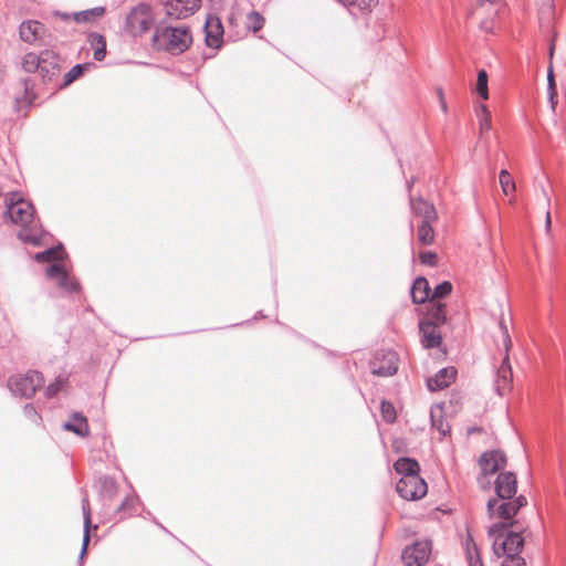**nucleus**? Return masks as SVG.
I'll return each instance as SVG.
<instances>
[{
    "label": "nucleus",
    "mask_w": 566,
    "mask_h": 566,
    "mask_svg": "<svg viewBox=\"0 0 566 566\" xmlns=\"http://www.w3.org/2000/svg\"><path fill=\"white\" fill-rule=\"evenodd\" d=\"M457 376L454 367H446L440 369L433 377L427 379V386L430 391L442 390L448 387Z\"/></svg>",
    "instance_id": "nucleus-17"
},
{
    "label": "nucleus",
    "mask_w": 566,
    "mask_h": 566,
    "mask_svg": "<svg viewBox=\"0 0 566 566\" xmlns=\"http://www.w3.org/2000/svg\"><path fill=\"white\" fill-rule=\"evenodd\" d=\"M429 316L432 323L442 325L447 322L446 305L440 301H430Z\"/></svg>",
    "instance_id": "nucleus-27"
},
{
    "label": "nucleus",
    "mask_w": 566,
    "mask_h": 566,
    "mask_svg": "<svg viewBox=\"0 0 566 566\" xmlns=\"http://www.w3.org/2000/svg\"><path fill=\"white\" fill-rule=\"evenodd\" d=\"M430 418L432 428H434L442 437H446L450 432V426L443 418L441 406H436L431 409Z\"/></svg>",
    "instance_id": "nucleus-23"
},
{
    "label": "nucleus",
    "mask_w": 566,
    "mask_h": 566,
    "mask_svg": "<svg viewBox=\"0 0 566 566\" xmlns=\"http://www.w3.org/2000/svg\"><path fill=\"white\" fill-rule=\"evenodd\" d=\"M101 490L104 495L113 497L117 491V484L111 476L104 475L99 478Z\"/></svg>",
    "instance_id": "nucleus-33"
},
{
    "label": "nucleus",
    "mask_w": 566,
    "mask_h": 566,
    "mask_svg": "<svg viewBox=\"0 0 566 566\" xmlns=\"http://www.w3.org/2000/svg\"><path fill=\"white\" fill-rule=\"evenodd\" d=\"M502 566H526L525 559L521 556L506 557L502 562Z\"/></svg>",
    "instance_id": "nucleus-43"
},
{
    "label": "nucleus",
    "mask_w": 566,
    "mask_h": 566,
    "mask_svg": "<svg viewBox=\"0 0 566 566\" xmlns=\"http://www.w3.org/2000/svg\"><path fill=\"white\" fill-rule=\"evenodd\" d=\"M155 19L153 8L147 3H139L127 14L125 32L132 36L143 35L154 27Z\"/></svg>",
    "instance_id": "nucleus-6"
},
{
    "label": "nucleus",
    "mask_w": 566,
    "mask_h": 566,
    "mask_svg": "<svg viewBox=\"0 0 566 566\" xmlns=\"http://www.w3.org/2000/svg\"><path fill=\"white\" fill-rule=\"evenodd\" d=\"M137 502L138 497L136 495H128L119 505L118 512L130 513L132 511L135 510Z\"/></svg>",
    "instance_id": "nucleus-39"
},
{
    "label": "nucleus",
    "mask_w": 566,
    "mask_h": 566,
    "mask_svg": "<svg viewBox=\"0 0 566 566\" xmlns=\"http://www.w3.org/2000/svg\"><path fill=\"white\" fill-rule=\"evenodd\" d=\"M44 27L39 21L29 20L20 24V39L27 43H34L42 38Z\"/></svg>",
    "instance_id": "nucleus-18"
},
{
    "label": "nucleus",
    "mask_w": 566,
    "mask_h": 566,
    "mask_svg": "<svg viewBox=\"0 0 566 566\" xmlns=\"http://www.w3.org/2000/svg\"><path fill=\"white\" fill-rule=\"evenodd\" d=\"M465 551L469 566H483L478 546L470 534L465 539Z\"/></svg>",
    "instance_id": "nucleus-28"
},
{
    "label": "nucleus",
    "mask_w": 566,
    "mask_h": 566,
    "mask_svg": "<svg viewBox=\"0 0 566 566\" xmlns=\"http://www.w3.org/2000/svg\"><path fill=\"white\" fill-rule=\"evenodd\" d=\"M82 511H83L84 531H83V543H82V548H81V553H80V560H82L86 554L87 545L90 543V530L92 526L91 506H90V502L86 496L82 500Z\"/></svg>",
    "instance_id": "nucleus-22"
},
{
    "label": "nucleus",
    "mask_w": 566,
    "mask_h": 566,
    "mask_svg": "<svg viewBox=\"0 0 566 566\" xmlns=\"http://www.w3.org/2000/svg\"><path fill=\"white\" fill-rule=\"evenodd\" d=\"M22 69L36 73L44 84L55 83L61 74V59L52 50H43L39 54L30 52L22 59Z\"/></svg>",
    "instance_id": "nucleus-3"
},
{
    "label": "nucleus",
    "mask_w": 566,
    "mask_h": 566,
    "mask_svg": "<svg viewBox=\"0 0 566 566\" xmlns=\"http://www.w3.org/2000/svg\"><path fill=\"white\" fill-rule=\"evenodd\" d=\"M476 92L481 98H489L488 73L485 70H480L478 73Z\"/></svg>",
    "instance_id": "nucleus-32"
},
{
    "label": "nucleus",
    "mask_w": 566,
    "mask_h": 566,
    "mask_svg": "<svg viewBox=\"0 0 566 566\" xmlns=\"http://www.w3.org/2000/svg\"><path fill=\"white\" fill-rule=\"evenodd\" d=\"M151 40L156 50L180 54L191 45L192 35L186 25L157 27Z\"/></svg>",
    "instance_id": "nucleus-4"
},
{
    "label": "nucleus",
    "mask_w": 566,
    "mask_h": 566,
    "mask_svg": "<svg viewBox=\"0 0 566 566\" xmlns=\"http://www.w3.org/2000/svg\"><path fill=\"white\" fill-rule=\"evenodd\" d=\"M419 332L421 335V344L424 348H434L441 344L442 337L439 325L431 321L420 322Z\"/></svg>",
    "instance_id": "nucleus-16"
},
{
    "label": "nucleus",
    "mask_w": 566,
    "mask_h": 566,
    "mask_svg": "<svg viewBox=\"0 0 566 566\" xmlns=\"http://www.w3.org/2000/svg\"><path fill=\"white\" fill-rule=\"evenodd\" d=\"M509 525L500 522L489 527L488 534L494 541L493 548L497 556L501 555L500 552L506 557L518 556L524 545V537L517 532H509L503 538L502 533Z\"/></svg>",
    "instance_id": "nucleus-5"
},
{
    "label": "nucleus",
    "mask_w": 566,
    "mask_h": 566,
    "mask_svg": "<svg viewBox=\"0 0 566 566\" xmlns=\"http://www.w3.org/2000/svg\"><path fill=\"white\" fill-rule=\"evenodd\" d=\"M410 206L413 213L423 218L422 221H434L438 218L434 206L422 198L411 200Z\"/></svg>",
    "instance_id": "nucleus-21"
},
{
    "label": "nucleus",
    "mask_w": 566,
    "mask_h": 566,
    "mask_svg": "<svg viewBox=\"0 0 566 566\" xmlns=\"http://www.w3.org/2000/svg\"><path fill=\"white\" fill-rule=\"evenodd\" d=\"M74 19L77 22H90L93 19V15L88 13V10L75 13Z\"/></svg>",
    "instance_id": "nucleus-45"
},
{
    "label": "nucleus",
    "mask_w": 566,
    "mask_h": 566,
    "mask_svg": "<svg viewBox=\"0 0 566 566\" xmlns=\"http://www.w3.org/2000/svg\"><path fill=\"white\" fill-rule=\"evenodd\" d=\"M371 373L376 376L389 377L398 370V356L394 350H378L370 361Z\"/></svg>",
    "instance_id": "nucleus-12"
},
{
    "label": "nucleus",
    "mask_w": 566,
    "mask_h": 566,
    "mask_svg": "<svg viewBox=\"0 0 566 566\" xmlns=\"http://www.w3.org/2000/svg\"><path fill=\"white\" fill-rule=\"evenodd\" d=\"M350 3L359 7L361 11H370L378 3V0H350Z\"/></svg>",
    "instance_id": "nucleus-41"
},
{
    "label": "nucleus",
    "mask_w": 566,
    "mask_h": 566,
    "mask_svg": "<svg viewBox=\"0 0 566 566\" xmlns=\"http://www.w3.org/2000/svg\"><path fill=\"white\" fill-rule=\"evenodd\" d=\"M88 13L92 14L93 18L102 17L105 13V8L104 7H95L93 9H90Z\"/></svg>",
    "instance_id": "nucleus-47"
},
{
    "label": "nucleus",
    "mask_w": 566,
    "mask_h": 566,
    "mask_svg": "<svg viewBox=\"0 0 566 566\" xmlns=\"http://www.w3.org/2000/svg\"><path fill=\"white\" fill-rule=\"evenodd\" d=\"M165 13L170 19H186L201 6V0H161Z\"/></svg>",
    "instance_id": "nucleus-14"
},
{
    "label": "nucleus",
    "mask_w": 566,
    "mask_h": 566,
    "mask_svg": "<svg viewBox=\"0 0 566 566\" xmlns=\"http://www.w3.org/2000/svg\"><path fill=\"white\" fill-rule=\"evenodd\" d=\"M265 23L264 17L259 11H251L247 14V30L253 33L259 32Z\"/></svg>",
    "instance_id": "nucleus-29"
},
{
    "label": "nucleus",
    "mask_w": 566,
    "mask_h": 566,
    "mask_svg": "<svg viewBox=\"0 0 566 566\" xmlns=\"http://www.w3.org/2000/svg\"><path fill=\"white\" fill-rule=\"evenodd\" d=\"M545 228H546V231H549V229H551V214L548 211L546 212Z\"/></svg>",
    "instance_id": "nucleus-50"
},
{
    "label": "nucleus",
    "mask_w": 566,
    "mask_h": 566,
    "mask_svg": "<svg viewBox=\"0 0 566 566\" xmlns=\"http://www.w3.org/2000/svg\"><path fill=\"white\" fill-rule=\"evenodd\" d=\"M42 384V375L35 370H30L27 374L10 376L7 381V387L12 395L29 399L34 396Z\"/></svg>",
    "instance_id": "nucleus-8"
},
{
    "label": "nucleus",
    "mask_w": 566,
    "mask_h": 566,
    "mask_svg": "<svg viewBox=\"0 0 566 566\" xmlns=\"http://www.w3.org/2000/svg\"><path fill=\"white\" fill-rule=\"evenodd\" d=\"M24 416L35 424L40 423L41 417L39 416L35 407L31 403H27L23 408Z\"/></svg>",
    "instance_id": "nucleus-40"
},
{
    "label": "nucleus",
    "mask_w": 566,
    "mask_h": 566,
    "mask_svg": "<svg viewBox=\"0 0 566 566\" xmlns=\"http://www.w3.org/2000/svg\"><path fill=\"white\" fill-rule=\"evenodd\" d=\"M451 291L452 284L449 281H443L434 287L432 294H430V301H439L449 295Z\"/></svg>",
    "instance_id": "nucleus-34"
},
{
    "label": "nucleus",
    "mask_w": 566,
    "mask_h": 566,
    "mask_svg": "<svg viewBox=\"0 0 566 566\" xmlns=\"http://www.w3.org/2000/svg\"><path fill=\"white\" fill-rule=\"evenodd\" d=\"M482 475L479 478V483L483 489L490 486V482L485 481V476L494 474L506 465L505 454L499 450L484 452L479 460Z\"/></svg>",
    "instance_id": "nucleus-11"
},
{
    "label": "nucleus",
    "mask_w": 566,
    "mask_h": 566,
    "mask_svg": "<svg viewBox=\"0 0 566 566\" xmlns=\"http://www.w3.org/2000/svg\"><path fill=\"white\" fill-rule=\"evenodd\" d=\"M64 384V379L59 376L53 382L49 384L45 388V396L52 398L55 396Z\"/></svg>",
    "instance_id": "nucleus-38"
},
{
    "label": "nucleus",
    "mask_w": 566,
    "mask_h": 566,
    "mask_svg": "<svg viewBox=\"0 0 566 566\" xmlns=\"http://www.w3.org/2000/svg\"><path fill=\"white\" fill-rule=\"evenodd\" d=\"M547 92H548V97L552 103V106L554 107V104H555L554 97L556 95V86H555V80H554V73H553L552 66L548 69V72H547Z\"/></svg>",
    "instance_id": "nucleus-37"
},
{
    "label": "nucleus",
    "mask_w": 566,
    "mask_h": 566,
    "mask_svg": "<svg viewBox=\"0 0 566 566\" xmlns=\"http://www.w3.org/2000/svg\"><path fill=\"white\" fill-rule=\"evenodd\" d=\"M23 99L28 104H31L32 101L34 99V94L31 91H29L28 87L24 88V97H23Z\"/></svg>",
    "instance_id": "nucleus-48"
},
{
    "label": "nucleus",
    "mask_w": 566,
    "mask_h": 566,
    "mask_svg": "<svg viewBox=\"0 0 566 566\" xmlns=\"http://www.w3.org/2000/svg\"><path fill=\"white\" fill-rule=\"evenodd\" d=\"M88 42L94 50V59L96 61L104 60L106 55V40L105 38L99 33H91L88 35Z\"/></svg>",
    "instance_id": "nucleus-25"
},
{
    "label": "nucleus",
    "mask_w": 566,
    "mask_h": 566,
    "mask_svg": "<svg viewBox=\"0 0 566 566\" xmlns=\"http://www.w3.org/2000/svg\"><path fill=\"white\" fill-rule=\"evenodd\" d=\"M206 44L212 49L221 48L223 43V25L219 17L209 15L205 23Z\"/></svg>",
    "instance_id": "nucleus-15"
},
{
    "label": "nucleus",
    "mask_w": 566,
    "mask_h": 566,
    "mask_svg": "<svg viewBox=\"0 0 566 566\" xmlns=\"http://www.w3.org/2000/svg\"><path fill=\"white\" fill-rule=\"evenodd\" d=\"M86 64H76L74 65L65 75L63 78V83L61 87H65L70 85L73 81H75L83 72Z\"/></svg>",
    "instance_id": "nucleus-35"
},
{
    "label": "nucleus",
    "mask_w": 566,
    "mask_h": 566,
    "mask_svg": "<svg viewBox=\"0 0 566 566\" xmlns=\"http://www.w3.org/2000/svg\"><path fill=\"white\" fill-rule=\"evenodd\" d=\"M394 467L397 473L401 476H406L407 474H419L420 470L418 462L410 458L398 459Z\"/></svg>",
    "instance_id": "nucleus-24"
},
{
    "label": "nucleus",
    "mask_w": 566,
    "mask_h": 566,
    "mask_svg": "<svg viewBox=\"0 0 566 566\" xmlns=\"http://www.w3.org/2000/svg\"><path fill=\"white\" fill-rule=\"evenodd\" d=\"M476 113H478V117H479V118H480V117H484V116H491V114H490V112H489V109H488L486 105H484V104H480V105L478 106Z\"/></svg>",
    "instance_id": "nucleus-46"
},
{
    "label": "nucleus",
    "mask_w": 566,
    "mask_h": 566,
    "mask_svg": "<svg viewBox=\"0 0 566 566\" xmlns=\"http://www.w3.org/2000/svg\"><path fill=\"white\" fill-rule=\"evenodd\" d=\"M64 255H65V252L62 249V245H57V247L49 248L42 252L36 253L34 259L38 262L59 263L57 261L63 260Z\"/></svg>",
    "instance_id": "nucleus-26"
},
{
    "label": "nucleus",
    "mask_w": 566,
    "mask_h": 566,
    "mask_svg": "<svg viewBox=\"0 0 566 566\" xmlns=\"http://www.w3.org/2000/svg\"><path fill=\"white\" fill-rule=\"evenodd\" d=\"M63 429L66 431H71L82 438L86 437L90 432L87 420L80 412H74L70 421L63 424Z\"/></svg>",
    "instance_id": "nucleus-19"
},
{
    "label": "nucleus",
    "mask_w": 566,
    "mask_h": 566,
    "mask_svg": "<svg viewBox=\"0 0 566 566\" xmlns=\"http://www.w3.org/2000/svg\"><path fill=\"white\" fill-rule=\"evenodd\" d=\"M497 497L488 501L486 509L491 518L499 517L510 521L520 509L527 504L524 495L513 499L517 490L516 475L513 472H502L494 482Z\"/></svg>",
    "instance_id": "nucleus-2"
},
{
    "label": "nucleus",
    "mask_w": 566,
    "mask_h": 566,
    "mask_svg": "<svg viewBox=\"0 0 566 566\" xmlns=\"http://www.w3.org/2000/svg\"><path fill=\"white\" fill-rule=\"evenodd\" d=\"M45 275L55 281L57 287L63 294L69 295L80 290L78 283L72 279L64 265L60 263H52L45 270Z\"/></svg>",
    "instance_id": "nucleus-13"
},
{
    "label": "nucleus",
    "mask_w": 566,
    "mask_h": 566,
    "mask_svg": "<svg viewBox=\"0 0 566 566\" xmlns=\"http://www.w3.org/2000/svg\"><path fill=\"white\" fill-rule=\"evenodd\" d=\"M421 263L433 266L436 264V254L433 252H422L419 255Z\"/></svg>",
    "instance_id": "nucleus-44"
},
{
    "label": "nucleus",
    "mask_w": 566,
    "mask_h": 566,
    "mask_svg": "<svg viewBox=\"0 0 566 566\" xmlns=\"http://www.w3.org/2000/svg\"><path fill=\"white\" fill-rule=\"evenodd\" d=\"M380 411L384 420L389 423L394 422L397 418L395 407L386 400L381 401Z\"/></svg>",
    "instance_id": "nucleus-36"
},
{
    "label": "nucleus",
    "mask_w": 566,
    "mask_h": 566,
    "mask_svg": "<svg viewBox=\"0 0 566 566\" xmlns=\"http://www.w3.org/2000/svg\"><path fill=\"white\" fill-rule=\"evenodd\" d=\"M499 181L504 195H511L515 191V182L506 169L500 171Z\"/></svg>",
    "instance_id": "nucleus-31"
},
{
    "label": "nucleus",
    "mask_w": 566,
    "mask_h": 566,
    "mask_svg": "<svg viewBox=\"0 0 566 566\" xmlns=\"http://www.w3.org/2000/svg\"><path fill=\"white\" fill-rule=\"evenodd\" d=\"M439 96H440V103H441V109L446 113L447 112V103L443 99L442 91L439 90Z\"/></svg>",
    "instance_id": "nucleus-49"
},
{
    "label": "nucleus",
    "mask_w": 566,
    "mask_h": 566,
    "mask_svg": "<svg viewBox=\"0 0 566 566\" xmlns=\"http://www.w3.org/2000/svg\"><path fill=\"white\" fill-rule=\"evenodd\" d=\"M410 293L412 301L416 304H422L428 300L430 301L431 290L427 279L422 276L417 277L411 286Z\"/></svg>",
    "instance_id": "nucleus-20"
},
{
    "label": "nucleus",
    "mask_w": 566,
    "mask_h": 566,
    "mask_svg": "<svg viewBox=\"0 0 566 566\" xmlns=\"http://www.w3.org/2000/svg\"><path fill=\"white\" fill-rule=\"evenodd\" d=\"M492 127L491 116H484L479 118V130L480 136L482 137L485 133L490 132Z\"/></svg>",
    "instance_id": "nucleus-42"
},
{
    "label": "nucleus",
    "mask_w": 566,
    "mask_h": 566,
    "mask_svg": "<svg viewBox=\"0 0 566 566\" xmlns=\"http://www.w3.org/2000/svg\"><path fill=\"white\" fill-rule=\"evenodd\" d=\"M431 553L430 539L416 541L403 548L401 560L406 566H424L429 562Z\"/></svg>",
    "instance_id": "nucleus-9"
},
{
    "label": "nucleus",
    "mask_w": 566,
    "mask_h": 566,
    "mask_svg": "<svg viewBox=\"0 0 566 566\" xmlns=\"http://www.w3.org/2000/svg\"><path fill=\"white\" fill-rule=\"evenodd\" d=\"M6 216L12 223L21 227L18 238L31 245H41L44 231L34 219L32 203L18 192H11L6 198Z\"/></svg>",
    "instance_id": "nucleus-1"
},
{
    "label": "nucleus",
    "mask_w": 566,
    "mask_h": 566,
    "mask_svg": "<svg viewBox=\"0 0 566 566\" xmlns=\"http://www.w3.org/2000/svg\"><path fill=\"white\" fill-rule=\"evenodd\" d=\"M500 327L502 331V346L504 349V357L502 359L500 367L496 370L494 387L500 396H504L507 391H510L512 387L513 374L509 359V353L512 347V340L509 334L507 326L504 324L503 321L500 323Z\"/></svg>",
    "instance_id": "nucleus-7"
},
{
    "label": "nucleus",
    "mask_w": 566,
    "mask_h": 566,
    "mask_svg": "<svg viewBox=\"0 0 566 566\" xmlns=\"http://www.w3.org/2000/svg\"><path fill=\"white\" fill-rule=\"evenodd\" d=\"M433 221H422L421 224L418 228V240L422 244H431L434 239V231L432 228Z\"/></svg>",
    "instance_id": "nucleus-30"
},
{
    "label": "nucleus",
    "mask_w": 566,
    "mask_h": 566,
    "mask_svg": "<svg viewBox=\"0 0 566 566\" xmlns=\"http://www.w3.org/2000/svg\"><path fill=\"white\" fill-rule=\"evenodd\" d=\"M427 483L419 474H407L396 483L397 493L405 500L415 501L427 494Z\"/></svg>",
    "instance_id": "nucleus-10"
}]
</instances>
